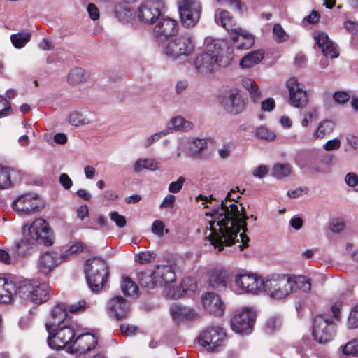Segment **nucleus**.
I'll return each mask as SVG.
<instances>
[{
  "label": "nucleus",
  "mask_w": 358,
  "mask_h": 358,
  "mask_svg": "<svg viewBox=\"0 0 358 358\" xmlns=\"http://www.w3.org/2000/svg\"><path fill=\"white\" fill-rule=\"evenodd\" d=\"M166 136V133L159 131L148 136L143 143L144 147L149 148L153 143L158 141L160 138Z\"/></svg>",
  "instance_id": "58"
},
{
  "label": "nucleus",
  "mask_w": 358,
  "mask_h": 358,
  "mask_svg": "<svg viewBox=\"0 0 358 358\" xmlns=\"http://www.w3.org/2000/svg\"><path fill=\"white\" fill-rule=\"evenodd\" d=\"M85 273L89 287L93 292L100 291L108 275V268L105 260L92 257L86 261Z\"/></svg>",
  "instance_id": "3"
},
{
  "label": "nucleus",
  "mask_w": 358,
  "mask_h": 358,
  "mask_svg": "<svg viewBox=\"0 0 358 358\" xmlns=\"http://www.w3.org/2000/svg\"><path fill=\"white\" fill-rule=\"evenodd\" d=\"M186 155L190 157L201 158L208 143L205 138H193L186 145L182 143Z\"/></svg>",
  "instance_id": "27"
},
{
  "label": "nucleus",
  "mask_w": 358,
  "mask_h": 358,
  "mask_svg": "<svg viewBox=\"0 0 358 358\" xmlns=\"http://www.w3.org/2000/svg\"><path fill=\"white\" fill-rule=\"evenodd\" d=\"M164 8L162 0H145L138 9V17L141 21L150 24L161 16Z\"/></svg>",
  "instance_id": "12"
},
{
  "label": "nucleus",
  "mask_w": 358,
  "mask_h": 358,
  "mask_svg": "<svg viewBox=\"0 0 358 358\" xmlns=\"http://www.w3.org/2000/svg\"><path fill=\"white\" fill-rule=\"evenodd\" d=\"M133 11L129 6L124 4H119L115 6V17L122 22H128L133 17Z\"/></svg>",
  "instance_id": "43"
},
{
  "label": "nucleus",
  "mask_w": 358,
  "mask_h": 358,
  "mask_svg": "<svg viewBox=\"0 0 358 358\" xmlns=\"http://www.w3.org/2000/svg\"><path fill=\"white\" fill-rule=\"evenodd\" d=\"M110 218L120 228H123L126 225L127 222L125 217L120 215L116 211L110 213Z\"/></svg>",
  "instance_id": "57"
},
{
  "label": "nucleus",
  "mask_w": 358,
  "mask_h": 358,
  "mask_svg": "<svg viewBox=\"0 0 358 358\" xmlns=\"http://www.w3.org/2000/svg\"><path fill=\"white\" fill-rule=\"evenodd\" d=\"M178 117H174L170 120V121L167 123L166 127L165 129L162 130V132L166 133V136L170 134L176 132L179 130V124H178Z\"/></svg>",
  "instance_id": "54"
},
{
  "label": "nucleus",
  "mask_w": 358,
  "mask_h": 358,
  "mask_svg": "<svg viewBox=\"0 0 358 358\" xmlns=\"http://www.w3.org/2000/svg\"><path fill=\"white\" fill-rule=\"evenodd\" d=\"M31 34L29 32H19L10 36V41L16 48H22L30 41Z\"/></svg>",
  "instance_id": "44"
},
{
  "label": "nucleus",
  "mask_w": 358,
  "mask_h": 358,
  "mask_svg": "<svg viewBox=\"0 0 358 358\" xmlns=\"http://www.w3.org/2000/svg\"><path fill=\"white\" fill-rule=\"evenodd\" d=\"M229 273L224 269H215L209 275V287L218 290L224 289L228 283Z\"/></svg>",
  "instance_id": "28"
},
{
  "label": "nucleus",
  "mask_w": 358,
  "mask_h": 358,
  "mask_svg": "<svg viewBox=\"0 0 358 358\" xmlns=\"http://www.w3.org/2000/svg\"><path fill=\"white\" fill-rule=\"evenodd\" d=\"M80 331V326L73 322L68 324L66 322L63 326L56 327L55 331H50L48 336V344L50 348L56 350L62 349L67 345H72L75 336Z\"/></svg>",
  "instance_id": "5"
},
{
  "label": "nucleus",
  "mask_w": 358,
  "mask_h": 358,
  "mask_svg": "<svg viewBox=\"0 0 358 358\" xmlns=\"http://www.w3.org/2000/svg\"><path fill=\"white\" fill-rule=\"evenodd\" d=\"M220 43L210 37L204 42V50L194 59V65L197 72L206 76L213 73L217 66L226 67L232 57H223Z\"/></svg>",
  "instance_id": "2"
},
{
  "label": "nucleus",
  "mask_w": 358,
  "mask_h": 358,
  "mask_svg": "<svg viewBox=\"0 0 358 358\" xmlns=\"http://www.w3.org/2000/svg\"><path fill=\"white\" fill-rule=\"evenodd\" d=\"M335 324L329 314H320L313 320V336L320 344H325L333 340Z\"/></svg>",
  "instance_id": "8"
},
{
  "label": "nucleus",
  "mask_w": 358,
  "mask_h": 358,
  "mask_svg": "<svg viewBox=\"0 0 358 358\" xmlns=\"http://www.w3.org/2000/svg\"><path fill=\"white\" fill-rule=\"evenodd\" d=\"M255 134L258 138L268 141L273 140L275 138L274 132L264 126L257 127L256 129Z\"/></svg>",
  "instance_id": "50"
},
{
  "label": "nucleus",
  "mask_w": 358,
  "mask_h": 358,
  "mask_svg": "<svg viewBox=\"0 0 358 358\" xmlns=\"http://www.w3.org/2000/svg\"><path fill=\"white\" fill-rule=\"evenodd\" d=\"M169 315L174 324L178 326L179 324V305L177 302L170 306Z\"/></svg>",
  "instance_id": "59"
},
{
  "label": "nucleus",
  "mask_w": 358,
  "mask_h": 358,
  "mask_svg": "<svg viewBox=\"0 0 358 358\" xmlns=\"http://www.w3.org/2000/svg\"><path fill=\"white\" fill-rule=\"evenodd\" d=\"M287 87L289 91V103L297 108H305L308 102L307 93L295 78H290L287 81Z\"/></svg>",
  "instance_id": "13"
},
{
  "label": "nucleus",
  "mask_w": 358,
  "mask_h": 358,
  "mask_svg": "<svg viewBox=\"0 0 358 358\" xmlns=\"http://www.w3.org/2000/svg\"><path fill=\"white\" fill-rule=\"evenodd\" d=\"M227 340V334L219 327H208L198 338L199 343L209 352H218L223 350Z\"/></svg>",
  "instance_id": "6"
},
{
  "label": "nucleus",
  "mask_w": 358,
  "mask_h": 358,
  "mask_svg": "<svg viewBox=\"0 0 358 358\" xmlns=\"http://www.w3.org/2000/svg\"><path fill=\"white\" fill-rule=\"evenodd\" d=\"M231 34V45L239 50H248L252 48L255 43L254 36L248 31L238 27Z\"/></svg>",
  "instance_id": "20"
},
{
  "label": "nucleus",
  "mask_w": 358,
  "mask_h": 358,
  "mask_svg": "<svg viewBox=\"0 0 358 358\" xmlns=\"http://www.w3.org/2000/svg\"><path fill=\"white\" fill-rule=\"evenodd\" d=\"M83 250V245L81 243H75L74 244L71 245L68 250H66L63 255H62L61 258L64 257H69L71 255L76 254L78 252H82Z\"/></svg>",
  "instance_id": "60"
},
{
  "label": "nucleus",
  "mask_w": 358,
  "mask_h": 358,
  "mask_svg": "<svg viewBox=\"0 0 358 358\" xmlns=\"http://www.w3.org/2000/svg\"><path fill=\"white\" fill-rule=\"evenodd\" d=\"M154 275L158 286L166 285L176 279L172 267L168 265H157L154 269Z\"/></svg>",
  "instance_id": "26"
},
{
  "label": "nucleus",
  "mask_w": 358,
  "mask_h": 358,
  "mask_svg": "<svg viewBox=\"0 0 358 358\" xmlns=\"http://www.w3.org/2000/svg\"><path fill=\"white\" fill-rule=\"evenodd\" d=\"M22 281L8 280L4 278H0V303H9L13 296H19V284Z\"/></svg>",
  "instance_id": "22"
},
{
  "label": "nucleus",
  "mask_w": 358,
  "mask_h": 358,
  "mask_svg": "<svg viewBox=\"0 0 358 358\" xmlns=\"http://www.w3.org/2000/svg\"><path fill=\"white\" fill-rule=\"evenodd\" d=\"M86 308V302L84 300L78 301L66 307V310L71 313H80L83 312Z\"/></svg>",
  "instance_id": "55"
},
{
  "label": "nucleus",
  "mask_w": 358,
  "mask_h": 358,
  "mask_svg": "<svg viewBox=\"0 0 358 358\" xmlns=\"http://www.w3.org/2000/svg\"><path fill=\"white\" fill-rule=\"evenodd\" d=\"M333 98L334 101L338 103H345L348 101L350 96L348 92L345 91H338L334 94Z\"/></svg>",
  "instance_id": "61"
},
{
  "label": "nucleus",
  "mask_w": 358,
  "mask_h": 358,
  "mask_svg": "<svg viewBox=\"0 0 358 358\" xmlns=\"http://www.w3.org/2000/svg\"><path fill=\"white\" fill-rule=\"evenodd\" d=\"M264 280L254 274H239L236 278V284L244 292L252 294L263 291Z\"/></svg>",
  "instance_id": "16"
},
{
  "label": "nucleus",
  "mask_w": 358,
  "mask_h": 358,
  "mask_svg": "<svg viewBox=\"0 0 358 358\" xmlns=\"http://www.w3.org/2000/svg\"><path fill=\"white\" fill-rule=\"evenodd\" d=\"M159 169V163L155 159L146 158L138 159L136 161L134 165V170L135 172H141L143 169H149L155 171Z\"/></svg>",
  "instance_id": "40"
},
{
  "label": "nucleus",
  "mask_w": 358,
  "mask_h": 358,
  "mask_svg": "<svg viewBox=\"0 0 358 358\" xmlns=\"http://www.w3.org/2000/svg\"><path fill=\"white\" fill-rule=\"evenodd\" d=\"M264 57V51L262 49L248 52L240 60L239 64L241 68H252L260 63Z\"/></svg>",
  "instance_id": "32"
},
{
  "label": "nucleus",
  "mask_w": 358,
  "mask_h": 358,
  "mask_svg": "<svg viewBox=\"0 0 358 358\" xmlns=\"http://www.w3.org/2000/svg\"><path fill=\"white\" fill-rule=\"evenodd\" d=\"M138 281L139 284L147 289H153L158 286L155 280L154 271H143L138 273Z\"/></svg>",
  "instance_id": "37"
},
{
  "label": "nucleus",
  "mask_w": 358,
  "mask_h": 358,
  "mask_svg": "<svg viewBox=\"0 0 358 358\" xmlns=\"http://www.w3.org/2000/svg\"><path fill=\"white\" fill-rule=\"evenodd\" d=\"M197 289V282L192 276L184 277L180 281V297L190 296Z\"/></svg>",
  "instance_id": "35"
},
{
  "label": "nucleus",
  "mask_w": 358,
  "mask_h": 358,
  "mask_svg": "<svg viewBox=\"0 0 358 358\" xmlns=\"http://www.w3.org/2000/svg\"><path fill=\"white\" fill-rule=\"evenodd\" d=\"M108 309L109 313L118 320L125 318L129 314V303L120 296L108 301Z\"/></svg>",
  "instance_id": "23"
},
{
  "label": "nucleus",
  "mask_w": 358,
  "mask_h": 358,
  "mask_svg": "<svg viewBox=\"0 0 358 358\" xmlns=\"http://www.w3.org/2000/svg\"><path fill=\"white\" fill-rule=\"evenodd\" d=\"M90 73L79 67L72 69L66 77L67 83L71 85H77L85 83L90 79Z\"/></svg>",
  "instance_id": "31"
},
{
  "label": "nucleus",
  "mask_w": 358,
  "mask_h": 358,
  "mask_svg": "<svg viewBox=\"0 0 358 358\" xmlns=\"http://www.w3.org/2000/svg\"><path fill=\"white\" fill-rule=\"evenodd\" d=\"M22 234H25L32 241L50 246L53 244V233L44 219L38 218L31 224H26L22 229Z\"/></svg>",
  "instance_id": "7"
},
{
  "label": "nucleus",
  "mask_w": 358,
  "mask_h": 358,
  "mask_svg": "<svg viewBox=\"0 0 358 358\" xmlns=\"http://www.w3.org/2000/svg\"><path fill=\"white\" fill-rule=\"evenodd\" d=\"M345 183L350 187L357 185L356 190L358 191V176L355 173H348L345 177Z\"/></svg>",
  "instance_id": "63"
},
{
  "label": "nucleus",
  "mask_w": 358,
  "mask_h": 358,
  "mask_svg": "<svg viewBox=\"0 0 358 358\" xmlns=\"http://www.w3.org/2000/svg\"><path fill=\"white\" fill-rule=\"evenodd\" d=\"M348 325L350 329L358 328V305L351 310L348 320Z\"/></svg>",
  "instance_id": "53"
},
{
  "label": "nucleus",
  "mask_w": 358,
  "mask_h": 358,
  "mask_svg": "<svg viewBox=\"0 0 358 358\" xmlns=\"http://www.w3.org/2000/svg\"><path fill=\"white\" fill-rule=\"evenodd\" d=\"M121 289L125 295L134 296L137 294L138 288L129 277L124 276L122 279Z\"/></svg>",
  "instance_id": "45"
},
{
  "label": "nucleus",
  "mask_w": 358,
  "mask_h": 358,
  "mask_svg": "<svg viewBox=\"0 0 358 358\" xmlns=\"http://www.w3.org/2000/svg\"><path fill=\"white\" fill-rule=\"evenodd\" d=\"M61 263L60 257L55 253L45 252L41 253L36 262L37 272L43 275H48Z\"/></svg>",
  "instance_id": "18"
},
{
  "label": "nucleus",
  "mask_w": 358,
  "mask_h": 358,
  "mask_svg": "<svg viewBox=\"0 0 358 358\" xmlns=\"http://www.w3.org/2000/svg\"><path fill=\"white\" fill-rule=\"evenodd\" d=\"M334 122L329 120H322L315 130L313 136L315 138L322 139L329 135L334 129Z\"/></svg>",
  "instance_id": "38"
},
{
  "label": "nucleus",
  "mask_w": 358,
  "mask_h": 358,
  "mask_svg": "<svg viewBox=\"0 0 358 358\" xmlns=\"http://www.w3.org/2000/svg\"><path fill=\"white\" fill-rule=\"evenodd\" d=\"M11 187V180L9 169L0 166V189H8Z\"/></svg>",
  "instance_id": "49"
},
{
  "label": "nucleus",
  "mask_w": 358,
  "mask_h": 358,
  "mask_svg": "<svg viewBox=\"0 0 358 358\" xmlns=\"http://www.w3.org/2000/svg\"><path fill=\"white\" fill-rule=\"evenodd\" d=\"M13 208L20 214H28L39 210L42 206L36 196L29 194L22 195L13 201Z\"/></svg>",
  "instance_id": "19"
},
{
  "label": "nucleus",
  "mask_w": 358,
  "mask_h": 358,
  "mask_svg": "<svg viewBox=\"0 0 358 358\" xmlns=\"http://www.w3.org/2000/svg\"><path fill=\"white\" fill-rule=\"evenodd\" d=\"M292 171V167L289 164H275L271 170L273 176L277 178H282L288 176Z\"/></svg>",
  "instance_id": "46"
},
{
  "label": "nucleus",
  "mask_w": 358,
  "mask_h": 358,
  "mask_svg": "<svg viewBox=\"0 0 358 358\" xmlns=\"http://www.w3.org/2000/svg\"><path fill=\"white\" fill-rule=\"evenodd\" d=\"M177 25L176 20L170 17L159 16L157 19L156 24L153 29L154 35L159 41L176 36L178 33Z\"/></svg>",
  "instance_id": "15"
},
{
  "label": "nucleus",
  "mask_w": 358,
  "mask_h": 358,
  "mask_svg": "<svg viewBox=\"0 0 358 358\" xmlns=\"http://www.w3.org/2000/svg\"><path fill=\"white\" fill-rule=\"evenodd\" d=\"M224 110L230 114L237 115L245 108V101L241 92L236 89H231L220 101Z\"/></svg>",
  "instance_id": "14"
},
{
  "label": "nucleus",
  "mask_w": 358,
  "mask_h": 358,
  "mask_svg": "<svg viewBox=\"0 0 358 358\" xmlns=\"http://www.w3.org/2000/svg\"><path fill=\"white\" fill-rule=\"evenodd\" d=\"M255 320V312L248 308L243 309L231 319V329L240 334H249L253 329Z\"/></svg>",
  "instance_id": "11"
},
{
  "label": "nucleus",
  "mask_w": 358,
  "mask_h": 358,
  "mask_svg": "<svg viewBox=\"0 0 358 358\" xmlns=\"http://www.w3.org/2000/svg\"><path fill=\"white\" fill-rule=\"evenodd\" d=\"M67 316L66 305L64 303L57 304L52 308L50 313V320L45 324L47 331L48 332L55 331L56 327H59L65 322Z\"/></svg>",
  "instance_id": "24"
},
{
  "label": "nucleus",
  "mask_w": 358,
  "mask_h": 358,
  "mask_svg": "<svg viewBox=\"0 0 358 358\" xmlns=\"http://www.w3.org/2000/svg\"><path fill=\"white\" fill-rule=\"evenodd\" d=\"M202 305L205 310L214 317H222L225 310L221 297L214 292H206L201 296Z\"/></svg>",
  "instance_id": "17"
},
{
  "label": "nucleus",
  "mask_w": 358,
  "mask_h": 358,
  "mask_svg": "<svg viewBox=\"0 0 358 358\" xmlns=\"http://www.w3.org/2000/svg\"><path fill=\"white\" fill-rule=\"evenodd\" d=\"M342 353L345 357L358 356V338L352 339L341 347Z\"/></svg>",
  "instance_id": "47"
},
{
  "label": "nucleus",
  "mask_w": 358,
  "mask_h": 358,
  "mask_svg": "<svg viewBox=\"0 0 358 358\" xmlns=\"http://www.w3.org/2000/svg\"><path fill=\"white\" fill-rule=\"evenodd\" d=\"M281 325L280 320L277 317H271L266 322V331L271 334L278 329Z\"/></svg>",
  "instance_id": "52"
},
{
  "label": "nucleus",
  "mask_w": 358,
  "mask_h": 358,
  "mask_svg": "<svg viewBox=\"0 0 358 358\" xmlns=\"http://www.w3.org/2000/svg\"><path fill=\"white\" fill-rule=\"evenodd\" d=\"M157 255L151 251H143L135 255V262L140 264H148L155 262Z\"/></svg>",
  "instance_id": "48"
},
{
  "label": "nucleus",
  "mask_w": 358,
  "mask_h": 358,
  "mask_svg": "<svg viewBox=\"0 0 358 358\" xmlns=\"http://www.w3.org/2000/svg\"><path fill=\"white\" fill-rule=\"evenodd\" d=\"M290 285L293 288V292L298 290L302 292H308L310 290L311 285L308 279L304 276L290 278Z\"/></svg>",
  "instance_id": "39"
},
{
  "label": "nucleus",
  "mask_w": 358,
  "mask_h": 358,
  "mask_svg": "<svg viewBox=\"0 0 358 358\" xmlns=\"http://www.w3.org/2000/svg\"><path fill=\"white\" fill-rule=\"evenodd\" d=\"M20 297L30 299L35 304L46 302L50 295V288L46 283L32 280H26L19 284Z\"/></svg>",
  "instance_id": "4"
},
{
  "label": "nucleus",
  "mask_w": 358,
  "mask_h": 358,
  "mask_svg": "<svg viewBox=\"0 0 358 358\" xmlns=\"http://www.w3.org/2000/svg\"><path fill=\"white\" fill-rule=\"evenodd\" d=\"M317 159L318 152L317 150H303L296 156V162L301 168H304L315 163Z\"/></svg>",
  "instance_id": "34"
},
{
  "label": "nucleus",
  "mask_w": 358,
  "mask_h": 358,
  "mask_svg": "<svg viewBox=\"0 0 358 358\" xmlns=\"http://www.w3.org/2000/svg\"><path fill=\"white\" fill-rule=\"evenodd\" d=\"M67 121L70 124L74 127H80L92 123V120L78 111L70 113L68 115Z\"/></svg>",
  "instance_id": "42"
},
{
  "label": "nucleus",
  "mask_w": 358,
  "mask_h": 358,
  "mask_svg": "<svg viewBox=\"0 0 358 358\" xmlns=\"http://www.w3.org/2000/svg\"><path fill=\"white\" fill-rule=\"evenodd\" d=\"M263 291L274 299H282L293 292L290 278L285 275H273L265 279Z\"/></svg>",
  "instance_id": "9"
},
{
  "label": "nucleus",
  "mask_w": 358,
  "mask_h": 358,
  "mask_svg": "<svg viewBox=\"0 0 358 358\" xmlns=\"http://www.w3.org/2000/svg\"><path fill=\"white\" fill-rule=\"evenodd\" d=\"M199 318L200 315L195 309L180 306V323H189L198 320Z\"/></svg>",
  "instance_id": "41"
},
{
  "label": "nucleus",
  "mask_w": 358,
  "mask_h": 358,
  "mask_svg": "<svg viewBox=\"0 0 358 358\" xmlns=\"http://www.w3.org/2000/svg\"><path fill=\"white\" fill-rule=\"evenodd\" d=\"M162 45V53L166 59L175 61L179 57V39L176 36L165 39Z\"/></svg>",
  "instance_id": "30"
},
{
  "label": "nucleus",
  "mask_w": 358,
  "mask_h": 358,
  "mask_svg": "<svg viewBox=\"0 0 358 358\" xmlns=\"http://www.w3.org/2000/svg\"><path fill=\"white\" fill-rule=\"evenodd\" d=\"M201 3L196 0H182L180 3V24L186 28L194 27L199 20Z\"/></svg>",
  "instance_id": "10"
},
{
  "label": "nucleus",
  "mask_w": 358,
  "mask_h": 358,
  "mask_svg": "<svg viewBox=\"0 0 358 358\" xmlns=\"http://www.w3.org/2000/svg\"><path fill=\"white\" fill-rule=\"evenodd\" d=\"M77 335V338L74 340L72 345L69 347L72 352L85 353L93 349L97 344L96 338L92 334L79 332Z\"/></svg>",
  "instance_id": "21"
},
{
  "label": "nucleus",
  "mask_w": 358,
  "mask_h": 358,
  "mask_svg": "<svg viewBox=\"0 0 358 358\" xmlns=\"http://www.w3.org/2000/svg\"><path fill=\"white\" fill-rule=\"evenodd\" d=\"M22 234L21 240L15 245V252L17 255L24 257L31 255L35 251L37 243L32 241V239L25 234Z\"/></svg>",
  "instance_id": "29"
},
{
  "label": "nucleus",
  "mask_w": 358,
  "mask_h": 358,
  "mask_svg": "<svg viewBox=\"0 0 358 358\" xmlns=\"http://www.w3.org/2000/svg\"><path fill=\"white\" fill-rule=\"evenodd\" d=\"M164 231V224L161 220H155L152 225V232L159 237H162Z\"/></svg>",
  "instance_id": "62"
},
{
  "label": "nucleus",
  "mask_w": 358,
  "mask_h": 358,
  "mask_svg": "<svg viewBox=\"0 0 358 358\" xmlns=\"http://www.w3.org/2000/svg\"><path fill=\"white\" fill-rule=\"evenodd\" d=\"M59 183L65 189H69L73 185V181L66 173H61L59 176Z\"/></svg>",
  "instance_id": "64"
},
{
  "label": "nucleus",
  "mask_w": 358,
  "mask_h": 358,
  "mask_svg": "<svg viewBox=\"0 0 358 358\" xmlns=\"http://www.w3.org/2000/svg\"><path fill=\"white\" fill-rule=\"evenodd\" d=\"M231 189L227 195L224 200H222L220 204H213V199L210 196V199L201 194L196 197V200L202 201V204L205 208H210L208 212H206V215H210L213 220L209 222V229L210 234H209V240L210 243L217 248L218 251H222L224 246H230L235 243L238 234L241 229L243 230L240 234L241 245H239L240 250L248 246L250 238L245 234L248 230L246 220L249 217L247 216L245 208L241 207V210L236 203L227 204L228 201L237 202L241 198L237 192L239 189Z\"/></svg>",
  "instance_id": "1"
},
{
  "label": "nucleus",
  "mask_w": 358,
  "mask_h": 358,
  "mask_svg": "<svg viewBox=\"0 0 358 358\" xmlns=\"http://www.w3.org/2000/svg\"><path fill=\"white\" fill-rule=\"evenodd\" d=\"M11 108L10 103L3 96H0V118L10 114Z\"/></svg>",
  "instance_id": "56"
},
{
  "label": "nucleus",
  "mask_w": 358,
  "mask_h": 358,
  "mask_svg": "<svg viewBox=\"0 0 358 358\" xmlns=\"http://www.w3.org/2000/svg\"><path fill=\"white\" fill-rule=\"evenodd\" d=\"M215 20L217 24H221L229 33H231L237 26L234 23V20L230 13L227 10H220L215 14Z\"/></svg>",
  "instance_id": "33"
},
{
  "label": "nucleus",
  "mask_w": 358,
  "mask_h": 358,
  "mask_svg": "<svg viewBox=\"0 0 358 358\" xmlns=\"http://www.w3.org/2000/svg\"><path fill=\"white\" fill-rule=\"evenodd\" d=\"M194 50V43L190 33L186 32L180 36V62L182 56L188 57Z\"/></svg>",
  "instance_id": "36"
},
{
  "label": "nucleus",
  "mask_w": 358,
  "mask_h": 358,
  "mask_svg": "<svg viewBox=\"0 0 358 358\" xmlns=\"http://www.w3.org/2000/svg\"><path fill=\"white\" fill-rule=\"evenodd\" d=\"M273 34L278 43L285 41L287 36L280 24H275L273 27Z\"/></svg>",
  "instance_id": "51"
},
{
  "label": "nucleus",
  "mask_w": 358,
  "mask_h": 358,
  "mask_svg": "<svg viewBox=\"0 0 358 358\" xmlns=\"http://www.w3.org/2000/svg\"><path fill=\"white\" fill-rule=\"evenodd\" d=\"M316 44L322 50L325 57L336 58L338 57V51L336 45L329 40L328 35L325 32H320L314 36Z\"/></svg>",
  "instance_id": "25"
}]
</instances>
